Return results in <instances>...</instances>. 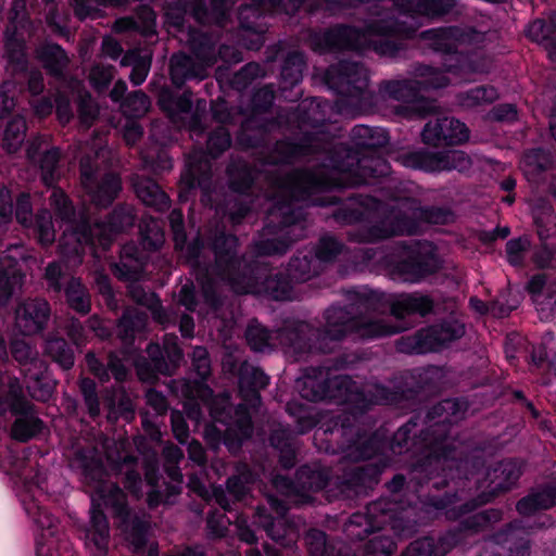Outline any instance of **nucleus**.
Masks as SVG:
<instances>
[{
    "label": "nucleus",
    "instance_id": "obj_1",
    "mask_svg": "<svg viewBox=\"0 0 556 556\" xmlns=\"http://www.w3.org/2000/svg\"><path fill=\"white\" fill-rule=\"evenodd\" d=\"M114 456L121 454H74L70 459L71 468L79 473L91 493L89 522L83 528L85 546L91 556H104L109 548L110 525L101 509L102 504L114 510V517L119 520L118 527L135 551L142 548L147 541V517L132 515L127 508L122 489L116 483H108L105 480L109 472L125 473V486L136 497H140L142 481L139 472L132 469L137 458L131 454H125L123 462L119 463Z\"/></svg>",
    "mask_w": 556,
    "mask_h": 556
},
{
    "label": "nucleus",
    "instance_id": "obj_2",
    "mask_svg": "<svg viewBox=\"0 0 556 556\" xmlns=\"http://www.w3.org/2000/svg\"><path fill=\"white\" fill-rule=\"evenodd\" d=\"M253 389L245 397V404L239 405L235 412V417L229 415V397L227 394L212 396L208 388L200 386L197 393L200 402H197L198 408H188V418L199 422L201 407L208 409L213 424L205 428V438L213 444L224 441L230 447L235 441L247 439L252 433L251 416L248 406L255 408L260 404V395L256 389L265 388L268 384V377L260 369H252Z\"/></svg>",
    "mask_w": 556,
    "mask_h": 556
},
{
    "label": "nucleus",
    "instance_id": "obj_3",
    "mask_svg": "<svg viewBox=\"0 0 556 556\" xmlns=\"http://www.w3.org/2000/svg\"><path fill=\"white\" fill-rule=\"evenodd\" d=\"M50 200L61 219V227H64L60 243L61 252L68 258L74 254L73 264L80 263V253L85 245L99 244L105 249L123 226L131 222L130 216L115 213L108 224L97 223L91 229L89 218L85 214H80L79 218H76L62 190L53 189Z\"/></svg>",
    "mask_w": 556,
    "mask_h": 556
},
{
    "label": "nucleus",
    "instance_id": "obj_4",
    "mask_svg": "<svg viewBox=\"0 0 556 556\" xmlns=\"http://www.w3.org/2000/svg\"><path fill=\"white\" fill-rule=\"evenodd\" d=\"M406 509L392 498H380L370 503L366 514H353L345 525V533L352 540H365L370 533L382 530L387 525L397 536H408L414 532V525L406 520Z\"/></svg>",
    "mask_w": 556,
    "mask_h": 556
},
{
    "label": "nucleus",
    "instance_id": "obj_5",
    "mask_svg": "<svg viewBox=\"0 0 556 556\" xmlns=\"http://www.w3.org/2000/svg\"><path fill=\"white\" fill-rule=\"evenodd\" d=\"M13 357L24 367L26 388L29 394L39 401H47L53 391V383L47 372V365L37 356L30 344L23 339L11 343Z\"/></svg>",
    "mask_w": 556,
    "mask_h": 556
},
{
    "label": "nucleus",
    "instance_id": "obj_6",
    "mask_svg": "<svg viewBox=\"0 0 556 556\" xmlns=\"http://www.w3.org/2000/svg\"><path fill=\"white\" fill-rule=\"evenodd\" d=\"M329 478V471L318 465L302 466L296 471L295 481L277 475L273 479V484L281 494L289 498L294 497V503H306L311 498L308 493L324 489Z\"/></svg>",
    "mask_w": 556,
    "mask_h": 556
},
{
    "label": "nucleus",
    "instance_id": "obj_7",
    "mask_svg": "<svg viewBox=\"0 0 556 556\" xmlns=\"http://www.w3.org/2000/svg\"><path fill=\"white\" fill-rule=\"evenodd\" d=\"M268 504L277 517L274 518L267 514L265 507H257L256 522L266 531L270 539L282 546H292L299 539V530L286 516L288 506L283 501L274 496H268Z\"/></svg>",
    "mask_w": 556,
    "mask_h": 556
},
{
    "label": "nucleus",
    "instance_id": "obj_8",
    "mask_svg": "<svg viewBox=\"0 0 556 556\" xmlns=\"http://www.w3.org/2000/svg\"><path fill=\"white\" fill-rule=\"evenodd\" d=\"M346 313L342 308L328 311L327 334L331 339H340L348 332H356L362 338L389 336L405 330L406 326H388L381 321L359 324L356 320H344Z\"/></svg>",
    "mask_w": 556,
    "mask_h": 556
},
{
    "label": "nucleus",
    "instance_id": "obj_9",
    "mask_svg": "<svg viewBox=\"0 0 556 556\" xmlns=\"http://www.w3.org/2000/svg\"><path fill=\"white\" fill-rule=\"evenodd\" d=\"M391 29H381L376 26H369L364 30L341 26L333 28L316 38L315 48L319 51L327 49L351 48L364 49L366 47L376 46L377 41L372 37L377 34H388Z\"/></svg>",
    "mask_w": 556,
    "mask_h": 556
},
{
    "label": "nucleus",
    "instance_id": "obj_10",
    "mask_svg": "<svg viewBox=\"0 0 556 556\" xmlns=\"http://www.w3.org/2000/svg\"><path fill=\"white\" fill-rule=\"evenodd\" d=\"M25 510L41 529L37 538V556H60L59 521L36 501L25 503Z\"/></svg>",
    "mask_w": 556,
    "mask_h": 556
},
{
    "label": "nucleus",
    "instance_id": "obj_11",
    "mask_svg": "<svg viewBox=\"0 0 556 556\" xmlns=\"http://www.w3.org/2000/svg\"><path fill=\"white\" fill-rule=\"evenodd\" d=\"M426 72L421 74L428 77L424 81L402 80L389 83L386 87L388 94L395 100L410 103L413 110L420 111V103L424 100L419 99L418 92L427 88H441L447 84V79L441 72L432 68H426Z\"/></svg>",
    "mask_w": 556,
    "mask_h": 556
},
{
    "label": "nucleus",
    "instance_id": "obj_12",
    "mask_svg": "<svg viewBox=\"0 0 556 556\" xmlns=\"http://www.w3.org/2000/svg\"><path fill=\"white\" fill-rule=\"evenodd\" d=\"M81 184L90 194L91 201L98 206H106L116 198L121 190V179L116 175H106L98 182V175L89 164L83 160L80 164Z\"/></svg>",
    "mask_w": 556,
    "mask_h": 556
},
{
    "label": "nucleus",
    "instance_id": "obj_13",
    "mask_svg": "<svg viewBox=\"0 0 556 556\" xmlns=\"http://www.w3.org/2000/svg\"><path fill=\"white\" fill-rule=\"evenodd\" d=\"M424 141L428 144H458L469 138V131L465 124L452 117H444L429 122L422 131Z\"/></svg>",
    "mask_w": 556,
    "mask_h": 556
},
{
    "label": "nucleus",
    "instance_id": "obj_14",
    "mask_svg": "<svg viewBox=\"0 0 556 556\" xmlns=\"http://www.w3.org/2000/svg\"><path fill=\"white\" fill-rule=\"evenodd\" d=\"M414 157L416 161L413 165L428 172L451 169L464 172L470 167L471 163L470 159L458 150H447L442 153L422 152L415 154Z\"/></svg>",
    "mask_w": 556,
    "mask_h": 556
},
{
    "label": "nucleus",
    "instance_id": "obj_15",
    "mask_svg": "<svg viewBox=\"0 0 556 556\" xmlns=\"http://www.w3.org/2000/svg\"><path fill=\"white\" fill-rule=\"evenodd\" d=\"M521 472V466L515 460L500 463L488 470L486 479L489 483L486 488L489 492L481 495L480 504L488 503L498 493L511 489L520 478Z\"/></svg>",
    "mask_w": 556,
    "mask_h": 556
},
{
    "label": "nucleus",
    "instance_id": "obj_16",
    "mask_svg": "<svg viewBox=\"0 0 556 556\" xmlns=\"http://www.w3.org/2000/svg\"><path fill=\"white\" fill-rule=\"evenodd\" d=\"M48 317V303L43 300H31L17 308L15 325L23 336H31L42 330Z\"/></svg>",
    "mask_w": 556,
    "mask_h": 556
},
{
    "label": "nucleus",
    "instance_id": "obj_17",
    "mask_svg": "<svg viewBox=\"0 0 556 556\" xmlns=\"http://www.w3.org/2000/svg\"><path fill=\"white\" fill-rule=\"evenodd\" d=\"M330 386L336 389L338 393L330 395V397L343 404L345 406L344 412L348 410L353 417L367 407V401L364 394L357 390L355 383L350 378H336L330 381Z\"/></svg>",
    "mask_w": 556,
    "mask_h": 556
},
{
    "label": "nucleus",
    "instance_id": "obj_18",
    "mask_svg": "<svg viewBox=\"0 0 556 556\" xmlns=\"http://www.w3.org/2000/svg\"><path fill=\"white\" fill-rule=\"evenodd\" d=\"M386 465L378 462L356 464L345 473L344 483L354 489L356 493L362 490L371 489L379 482V477Z\"/></svg>",
    "mask_w": 556,
    "mask_h": 556
},
{
    "label": "nucleus",
    "instance_id": "obj_19",
    "mask_svg": "<svg viewBox=\"0 0 556 556\" xmlns=\"http://www.w3.org/2000/svg\"><path fill=\"white\" fill-rule=\"evenodd\" d=\"M556 505V480L544 484L517 503L521 515H531L539 509H548Z\"/></svg>",
    "mask_w": 556,
    "mask_h": 556
},
{
    "label": "nucleus",
    "instance_id": "obj_20",
    "mask_svg": "<svg viewBox=\"0 0 556 556\" xmlns=\"http://www.w3.org/2000/svg\"><path fill=\"white\" fill-rule=\"evenodd\" d=\"M527 36L536 42L545 45L547 55L556 63V13L549 16L548 23L538 20L527 28Z\"/></svg>",
    "mask_w": 556,
    "mask_h": 556
},
{
    "label": "nucleus",
    "instance_id": "obj_21",
    "mask_svg": "<svg viewBox=\"0 0 556 556\" xmlns=\"http://www.w3.org/2000/svg\"><path fill=\"white\" fill-rule=\"evenodd\" d=\"M522 527L520 522H514L508 526V528L497 533L493 536L491 543L503 544V543H514V547L509 546V556H530V544L529 541L519 538L518 533L521 531ZM494 554V549L491 546L490 549H485L481 556H492ZM500 556V555H494Z\"/></svg>",
    "mask_w": 556,
    "mask_h": 556
},
{
    "label": "nucleus",
    "instance_id": "obj_22",
    "mask_svg": "<svg viewBox=\"0 0 556 556\" xmlns=\"http://www.w3.org/2000/svg\"><path fill=\"white\" fill-rule=\"evenodd\" d=\"M293 332L278 331L275 336L269 333L262 325L252 321L247 329V340L251 349L257 352H264L275 345L274 339H279L280 344H287Z\"/></svg>",
    "mask_w": 556,
    "mask_h": 556
},
{
    "label": "nucleus",
    "instance_id": "obj_23",
    "mask_svg": "<svg viewBox=\"0 0 556 556\" xmlns=\"http://www.w3.org/2000/svg\"><path fill=\"white\" fill-rule=\"evenodd\" d=\"M213 63V60H206L204 65L195 70L192 58L182 53L175 54L170 60L172 79L175 84H179L184 79L192 77L203 79L206 76V67L211 66Z\"/></svg>",
    "mask_w": 556,
    "mask_h": 556
},
{
    "label": "nucleus",
    "instance_id": "obj_24",
    "mask_svg": "<svg viewBox=\"0 0 556 556\" xmlns=\"http://www.w3.org/2000/svg\"><path fill=\"white\" fill-rule=\"evenodd\" d=\"M440 542L442 547L438 548L432 538L416 540L409 544L402 556H431L433 554H445L457 543V539L455 533L450 532L445 536L441 538Z\"/></svg>",
    "mask_w": 556,
    "mask_h": 556
},
{
    "label": "nucleus",
    "instance_id": "obj_25",
    "mask_svg": "<svg viewBox=\"0 0 556 556\" xmlns=\"http://www.w3.org/2000/svg\"><path fill=\"white\" fill-rule=\"evenodd\" d=\"M432 308V302L424 295H400L392 304V314L395 318L401 319L410 314H419L421 316L429 313Z\"/></svg>",
    "mask_w": 556,
    "mask_h": 556
},
{
    "label": "nucleus",
    "instance_id": "obj_26",
    "mask_svg": "<svg viewBox=\"0 0 556 556\" xmlns=\"http://www.w3.org/2000/svg\"><path fill=\"white\" fill-rule=\"evenodd\" d=\"M144 477L147 483L151 486L148 492V504L150 507H156L163 502V493L159 486V459L157 454H143Z\"/></svg>",
    "mask_w": 556,
    "mask_h": 556
},
{
    "label": "nucleus",
    "instance_id": "obj_27",
    "mask_svg": "<svg viewBox=\"0 0 556 556\" xmlns=\"http://www.w3.org/2000/svg\"><path fill=\"white\" fill-rule=\"evenodd\" d=\"M134 188L137 197L149 206L163 210L168 205L167 195L160 189V187L150 179H142L134 182Z\"/></svg>",
    "mask_w": 556,
    "mask_h": 556
},
{
    "label": "nucleus",
    "instance_id": "obj_28",
    "mask_svg": "<svg viewBox=\"0 0 556 556\" xmlns=\"http://www.w3.org/2000/svg\"><path fill=\"white\" fill-rule=\"evenodd\" d=\"M5 53L13 72L25 68L24 38L16 27L7 30Z\"/></svg>",
    "mask_w": 556,
    "mask_h": 556
},
{
    "label": "nucleus",
    "instance_id": "obj_29",
    "mask_svg": "<svg viewBox=\"0 0 556 556\" xmlns=\"http://www.w3.org/2000/svg\"><path fill=\"white\" fill-rule=\"evenodd\" d=\"M464 326L457 320H450L440 327L430 329L431 348L438 349L464 334Z\"/></svg>",
    "mask_w": 556,
    "mask_h": 556
},
{
    "label": "nucleus",
    "instance_id": "obj_30",
    "mask_svg": "<svg viewBox=\"0 0 556 556\" xmlns=\"http://www.w3.org/2000/svg\"><path fill=\"white\" fill-rule=\"evenodd\" d=\"M37 58L52 74H59L67 63L63 49L58 45H46L37 50Z\"/></svg>",
    "mask_w": 556,
    "mask_h": 556
},
{
    "label": "nucleus",
    "instance_id": "obj_31",
    "mask_svg": "<svg viewBox=\"0 0 556 556\" xmlns=\"http://www.w3.org/2000/svg\"><path fill=\"white\" fill-rule=\"evenodd\" d=\"M26 123L22 116L11 119L3 132V147L8 152H15L25 139Z\"/></svg>",
    "mask_w": 556,
    "mask_h": 556
},
{
    "label": "nucleus",
    "instance_id": "obj_32",
    "mask_svg": "<svg viewBox=\"0 0 556 556\" xmlns=\"http://www.w3.org/2000/svg\"><path fill=\"white\" fill-rule=\"evenodd\" d=\"M502 513L497 509H486L473 514L460 522V531H480L490 523L501 520Z\"/></svg>",
    "mask_w": 556,
    "mask_h": 556
},
{
    "label": "nucleus",
    "instance_id": "obj_33",
    "mask_svg": "<svg viewBox=\"0 0 556 556\" xmlns=\"http://www.w3.org/2000/svg\"><path fill=\"white\" fill-rule=\"evenodd\" d=\"M46 352L54 362L65 369L72 367L74 364L73 350L63 339L56 338L49 340L46 344Z\"/></svg>",
    "mask_w": 556,
    "mask_h": 556
},
{
    "label": "nucleus",
    "instance_id": "obj_34",
    "mask_svg": "<svg viewBox=\"0 0 556 556\" xmlns=\"http://www.w3.org/2000/svg\"><path fill=\"white\" fill-rule=\"evenodd\" d=\"M27 457L25 454H0V467L8 475H15L27 479L25 472Z\"/></svg>",
    "mask_w": 556,
    "mask_h": 556
},
{
    "label": "nucleus",
    "instance_id": "obj_35",
    "mask_svg": "<svg viewBox=\"0 0 556 556\" xmlns=\"http://www.w3.org/2000/svg\"><path fill=\"white\" fill-rule=\"evenodd\" d=\"M150 102L148 97L142 92H134L129 94L122 103L123 112L130 117H139L149 109Z\"/></svg>",
    "mask_w": 556,
    "mask_h": 556
},
{
    "label": "nucleus",
    "instance_id": "obj_36",
    "mask_svg": "<svg viewBox=\"0 0 556 556\" xmlns=\"http://www.w3.org/2000/svg\"><path fill=\"white\" fill-rule=\"evenodd\" d=\"M142 243L150 249H157L164 242V235L160 223L152 218L149 223L140 225Z\"/></svg>",
    "mask_w": 556,
    "mask_h": 556
},
{
    "label": "nucleus",
    "instance_id": "obj_37",
    "mask_svg": "<svg viewBox=\"0 0 556 556\" xmlns=\"http://www.w3.org/2000/svg\"><path fill=\"white\" fill-rule=\"evenodd\" d=\"M497 98V91L493 87H476L470 89L462 99L465 106H473L492 102Z\"/></svg>",
    "mask_w": 556,
    "mask_h": 556
},
{
    "label": "nucleus",
    "instance_id": "obj_38",
    "mask_svg": "<svg viewBox=\"0 0 556 556\" xmlns=\"http://www.w3.org/2000/svg\"><path fill=\"white\" fill-rule=\"evenodd\" d=\"M529 249L530 241L527 237L509 240L506 245L508 262L515 266L520 265Z\"/></svg>",
    "mask_w": 556,
    "mask_h": 556
},
{
    "label": "nucleus",
    "instance_id": "obj_39",
    "mask_svg": "<svg viewBox=\"0 0 556 556\" xmlns=\"http://www.w3.org/2000/svg\"><path fill=\"white\" fill-rule=\"evenodd\" d=\"M108 3H118V0H73L76 15L79 18L98 16V7Z\"/></svg>",
    "mask_w": 556,
    "mask_h": 556
},
{
    "label": "nucleus",
    "instance_id": "obj_40",
    "mask_svg": "<svg viewBox=\"0 0 556 556\" xmlns=\"http://www.w3.org/2000/svg\"><path fill=\"white\" fill-rule=\"evenodd\" d=\"M305 543L311 556H325L327 553V542L325 532L311 529L305 535Z\"/></svg>",
    "mask_w": 556,
    "mask_h": 556
},
{
    "label": "nucleus",
    "instance_id": "obj_41",
    "mask_svg": "<svg viewBox=\"0 0 556 556\" xmlns=\"http://www.w3.org/2000/svg\"><path fill=\"white\" fill-rule=\"evenodd\" d=\"M438 2H445L450 5V0H407L404 7L407 11L430 16L442 12V10L438 8Z\"/></svg>",
    "mask_w": 556,
    "mask_h": 556
},
{
    "label": "nucleus",
    "instance_id": "obj_42",
    "mask_svg": "<svg viewBox=\"0 0 556 556\" xmlns=\"http://www.w3.org/2000/svg\"><path fill=\"white\" fill-rule=\"evenodd\" d=\"M66 296L71 306L80 313L89 311V301L79 283H73L66 290Z\"/></svg>",
    "mask_w": 556,
    "mask_h": 556
},
{
    "label": "nucleus",
    "instance_id": "obj_43",
    "mask_svg": "<svg viewBox=\"0 0 556 556\" xmlns=\"http://www.w3.org/2000/svg\"><path fill=\"white\" fill-rule=\"evenodd\" d=\"M38 239L42 244H50L54 241L55 233L48 212H42L36 219Z\"/></svg>",
    "mask_w": 556,
    "mask_h": 556
},
{
    "label": "nucleus",
    "instance_id": "obj_44",
    "mask_svg": "<svg viewBox=\"0 0 556 556\" xmlns=\"http://www.w3.org/2000/svg\"><path fill=\"white\" fill-rule=\"evenodd\" d=\"M341 67L343 70V81L349 85L361 84L359 88L362 85H365L367 75L363 66L358 65L357 63H344L341 65Z\"/></svg>",
    "mask_w": 556,
    "mask_h": 556
},
{
    "label": "nucleus",
    "instance_id": "obj_45",
    "mask_svg": "<svg viewBox=\"0 0 556 556\" xmlns=\"http://www.w3.org/2000/svg\"><path fill=\"white\" fill-rule=\"evenodd\" d=\"M229 525L230 520L225 514L213 513L207 517V529L213 536H225Z\"/></svg>",
    "mask_w": 556,
    "mask_h": 556
},
{
    "label": "nucleus",
    "instance_id": "obj_46",
    "mask_svg": "<svg viewBox=\"0 0 556 556\" xmlns=\"http://www.w3.org/2000/svg\"><path fill=\"white\" fill-rule=\"evenodd\" d=\"M230 146V136L229 134L224 129L219 128L214 134H212L207 141V148L210 150V153L212 155H216Z\"/></svg>",
    "mask_w": 556,
    "mask_h": 556
},
{
    "label": "nucleus",
    "instance_id": "obj_47",
    "mask_svg": "<svg viewBox=\"0 0 556 556\" xmlns=\"http://www.w3.org/2000/svg\"><path fill=\"white\" fill-rule=\"evenodd\" d=\"M367 551L368 553H372V554H383V555H390L392 554L396 546H395V543L392 539H390L389 536H383V535H377L375 538H372L368 543H367Z\"/></svg>",
    "mask_w": 556,
    "mask_h": 556
},
{
    "label": "nucleus",
    "instance_id": "obj_48",
    "mask_svg": "<svg viewBox=\"0 0 556 556\" xmlns=\"http://www.w3.org/2000/svg\"><path fill=\"white\" fill-rule=\"evenodd\" d=\"M60 152L58 149L49 150L41 160L42 178L47 185L52 184V172L59 162Z\"/></svg>",
    "mask_w": 556,
    "mask_h": 556
},
{
    "label": "nucleus",
    "instance_id": "obj_49",
    "mask_svg": "<svg viewBox=\"0 0 556 556\" xmlns=\"http://www.w3.org/2000/svg\"><path fill=\"white\" fill-rule=\"evenodd\" d=\"M13 90V83L5 81L0 86V117L10 113L15 105Z\"/></svg>",
    "mask_w": 556,
    "mask_h": 556
},
{
    "label": "nucleus",
    "instance_id": "obj_50",
    "mask_svg": "<svg viewBox=\"0 0 556 556\" xmlns=\"http://www.w3.org/2000/svg\"><path fill=\"white\" fill-rule=\"evenodd\" d=\"M113 78L111 66L97 65L90 72V80L96 88H104Z\"/></svg>",
    "mask_w": 556,
    "mask_h": 556
},
{
    "label": "nucleus",
    "instance_id": "obj_51",
    "mask_svg": "<svg viewBox=\"0 0 556 556\" xmlns=\"http://www.w3.org/2000/svg\"><path fill=\"white\" fill-rule=\"evenodd\" d=\"M192 361L198 375L202 378L206 377L210 372V362L206 350L201 346L195 348L192 353Z\"/></svg>",
    "mask_w": 556,
    "mask_h": 556
},
{
    "label": "nucleus",
    "instance_id": "obj_52",
    "mask_svg": "<svg viewBox=\"0 0 556 556\" xmlns=\"http://www.w3.org/2000/svg\"><path fill=\"white\" fill-rule=\"evenodd\" d=\"M12 199L7 188L0 190V226H3L12 219Z\"/></svg>",
    "mask_w": 556,
    "mask_h": 556
},
{
    "label": "nucleus",
    "instance_id": "obj_53",
    "mask_svg": "<svg viewBox=\"0 0 556 556\" xmlns=\"http://www.w3.org/2000/svg\"><path fill=\"white\" fill-rule=\"evenodd\" d=\"M340 249L341 245L336 239L325 238L320 241L317 257L320 261H329L333 255L340 252Z\"/></svg>",
    "mask_w": 556,
    "mask_h": 556
},
{
    "label": "nucleus",
    "instance_id": "obj_54",
    "mask_svg": "<svg viewBox=\"0 0 556 556\" xmlns=\"http://www.w3.org/2000/svg\"><path fill=\"white\" fill-rule=\"evenodd\" d=\"M302 396L309 401H318L326 397V393L320 386H317L314 379L307 378L303 381L301 389Z\"/></svg>",
    "mask_w": 556,
    "mask_h": 556
},
{
    "label": "nucleus",
    "instance_id": "obj_55",
    "mask_svg": "<svg viewBox=\"0 0 556 556\" xmlns=\"http://www.w3.org/2000/svg\"><path fill=\"white\" fill-rule=\"evenodd\" d=\"M426 273L419 264L410 263L401 266V279L407 282H417L425 277Z\"/></svg>",
    "mask_w": 556,
    "mask_h": 556
},
{
    "label": "nucleus",
    "instance_id": "obj_56",
    "mask_svg": "<svg viewBox=\"0 0 556 556\" xmlns=\"http://www.w3.org/2000/svg\"><path fill=\"white\" fill-rule=\"evenodd\" d=\"M173 432L177 440L181 443L188 442V426L180 413L174 412L172 414Z\"/></svg>",
    "mask_w": 556,
    "mask_h": 556
},
{
    "label": "nucleus",
    "instance_id": "obj_57",
    "mask_svg": "<svg viewBox=\"0 0 556 556\" xmlns=\"http://www.w3.org/2000/svg\"><path fill=\"white\" fill-rule=\"evenodd\" d=\"M248 492L247 482L242 480L241 477H230L227 480V493L231 495L235 500L239 501L243 498L245 493Z\"/></svg>",
    "mask_w": 556,
    "mask_h": 556
},
{
    "label": "nucleus",
    "instance_id": "obj_58",
    "mask_svg": "<svg viewBox=\"0 0 556 556\" xmlns=\"http://www.w3.org/2000/svg\"><path fill=\"white\" fill-rule=\"evenodd\" d=\"M170 226L174 232L176 245H182L185 242V233L182 230V214L180 211H173L169 215Z\"/></svg>",
    "mask_w": 556,
    "mask_h": 556
},
{
    "label": "nucleus",
    "instance_id": "obj_59",
    "mask_svg": "<svg viewBox=\"0 0 556 556\" xmlns=\"http://www.w3.org/2000/svg\"><path fill=\"white\" fill-rule=\"evenodd\" d=\"M98 109L90 98H83L79 104V115L84 124L89 125L96 118Z\"/></svg>",
    "mask_w": 556,
    "mask_h": 556
},
{
    "label": "nucleus",
    "instance_id": "obj_60",
    "mask_svg": "<svg viewBox=\"0 0 556 556\" xmlns=\"http://www.w3.org/2000/svg\"><path fill=\"white\" fill-rule=\"evenodd\" d=\"M30 214L29 195L22 194L17 200L16 218L21 224L26 225L30 220Z\"/></svg>",
    "mask_w": 556,
    "mask_h": 556
},
{
    "label": "nucleus",
    "instance_id": "obj_61",
    "mask_svg": "<svg viewBox=\"0 0 556 556\" xmlns=\"http://www.w3.org/2000/svg\"><path fill=\"white\" fill-rule=\"evenodd\" d=\"M92 387H93V383L91 381H89V380L83 381V390L85 393V400H86L89 413L92 416H97L100 412V408H99V403H98L97 396L93 394V392L91 390Z\"/></svg>",
    "mask_w": 556,
    "mask_h": 556
},
{
    "label": "nucleus",
    "instance_id": "obj_62",
    "mask_svg": "<svg viewBox=\"0 0 556 556\" xmlns=\"http://www.w3.org/2000/svg\"><path fill=\"white\" fill-rule=\"evenodd\" d=\"M164 353L166 357L173 362L177 363L181 358V352L177 345L176 337H166L164 340Z\"/></svg>",
    "mask_w": 556,
    "mask_h": 556
},
{
    "label": "nucleus",
    "instance_id": "obj_63",
    "mask_svg": "<svg viewBox=\"0 0 556 556\" xmlns=\"http://www.w3.org/2000/svg\"><path fill=\"white\" fill-rule=\"evenodd\" d=\"M545 277L543 275H536L531 278L528 283V290L533 296V301L538 304H541L540 296L545 288Z\"/></svg>",
    "mask_w": 556,
    "mask_h": 556
},
{
    "label": "nucleus",
    "instance_id": "obj_64",
    "mask_svg": "<svg viewBox=\"0 0 556 556\" xmlns=\"http://www.w3.org/2000/svg\"><path fill=\"white\" fill-rule=\"evenodd\" d=\"M150 62L149 60H142L139 63H137L130 74V80L135 85H140L147 78L148 72H149Z\"/></svg>",
    "mask_w": 556,
    "mask_h": 556
}]
</instances>
